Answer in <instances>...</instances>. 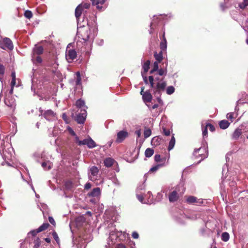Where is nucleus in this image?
<instances>
[{
    "label": "nucleus",
    "mask_w": 248,
    "mask_h": 248,
    "mask_svg": "<svg viewBox=\"0 0 248 248\" xmlns=\"http://www.w3.org/2000/svg\"><path fill=\"white\" fill-rule=\"evenodd\" d=\"M115 162V160L111 157H107L104 160V164L105 167L109 168L112 166Z\"/></svg>",
    "instance_id": "4468645a"
},
{
    "label": "nucleus",
    "mask_w": 248,
    "mask_h": 248,
    "mask_svg": "<svg viewBox=\"0 0 248 248\" xmlns=\"http://www.w3.org/2000/svg\"><path fill=\"white\" fill-rule=\"evenodd\" d=\"M242 134V128L240 127L236 128L232 135V138L234 140H237Z\"/></svg>",
    "instance_id": "f8f14e48"
},
{
    "label": "nucleus",
    "mask_w": 248,
    "mask_h": 248,
    "mask_svg": "<svg viewBox=\"0 0 248 248\" xmlns=\"http://www.w3.org/2000/svg\"><path fill=\"white\" fill-rule=\"evenodd\" d=\"M115 248H126V247L124 244H119L116 246Z\"/></svg>",
    "instance_id": "bf43d9fd"
},
{
    "label": "nucleus",
    "mask_w": 248,
    "mask_h": 248,
    "mask_svg": "<svg viewBox=\"0 0 248 248\" xmlns=\"http://www.w3.org/2000/svg\"><path fill=\"white\" fill-rule=\"evenodd\" d=\"M162 37L160 38L161 39V41L160 43L159 47L160 49L162 50H166L167 47V42L166 38L165 37V29L163 28L162 29Z\"/></svg>",
    "instance_id": "423d86ee"
},
{
    "label": "nucleus",
    "mask_w": 248,
    "mask_h": 248,
    "mask_svg": "<svg viewBox=\"0 0 248 248\" xmlns=\"http://www.w3.org/2000/svg\"><path fill=\"white\" fill-rule=\"evenodd\" d=\"M83 9L81 5H78L75 9V16L77 19H78L82 13Z\"/></svg>",
    "instance_id": "6ab92c4d"
},
{
    "label": "nucleus",
    "mask_w": 248,
    "mask_h": 248,
    "mask_svg": "<svg viewBox=\"0 0 248 248\" xmlns=\"http://www.w3.org/2000/svg\"><path fill=\"white\" fill-rule=\"evenodd\" d=\"M142 99L144 102H151L152 100V95L149 91L145 92L142 94Z\"/></svg>",
    "instance_id": "1a4fd4ad"
},
{
    "label": "nucleus",
    "mask_w": 248,
    "mask_h": 248,
    "mask_svg": "<svg viewBox=\"0 0 248 248\" xmlns=\"http://www.w3.org/2000/svg\"><path fill=\"white\" fill-rule=\"evenodd\" d=\"M52 234V236H53L54 239L56 241L57 243L58 244H59L60 242V240L59 239V237L58 236L57 233L55 231H53Z\"/></svg>",
    "instance_id": "473e14b6"
},
{
    "label": "nucleus",
    "mask_w": 248,
    "mask_h": 248,
    "mask_svg": "<svg viewBox=\"0 0 248 248\" xmlns=\"http://www.w3.org/2000/svg\"><path fill=\"white\" fill-rule=\"evenodd\" d=\"M162 129H163L162 133L164 135L168 136L170 135V130L169 129H167L165 127H163Z\"/></svg>",
    "instance_id": "ea45409f"
},
{
    "label": "nucleus",
    "mask_w": 248,
    "mask_h": 248,
    "mask_svg": "<svg viewBox=\"0 0 248 248\" xmlns=\"http://www.w3.org/2000/svg\"><path fill=\"white\" fill-rule=\"evenodd\" d=\"M160 166H161L160 165H156V166L152 167V168L150 169L149 172H153L157 170Z\"/></svg>",
    "instance_id": "a19ab883"
},
{
    "label": "nucleus",
    "mask_w": 248,
    "mask_h": 248,
    "mask_svg": "<svg viewBox=\"0 0 248 248\" xmlns=\"http://www.w3.org/2000/svg\"><path fill=\"white\" fill-rule=\"evenodd\" d=\"M87 116V112L85 109L81 110V113L77 115L76 121L78 124H83Z\"/></svg>",
    "instance_id": "39448f33"
},
{
    "label": "nucleus",
    "mask_w": 248,
    "mask_h": 248,
    "mask_svg": "<svg viewBox=\"0 0 248 248\" xmlns=\"http://www.w3.org/2000/svg\"><path fill=\"white\" fill-rule=\"evenodd\" d=\"M75 137V141L78 143V145H79V141H80V140H79V138L76 135Z\"/></svg>",
    "instance_id": "052dcab7"
},
{
    "label": "nucleus",
    "mask_w": 248,
    "mask_h": 248,
    "mask_svg": "<svg viewBox=\"0 0 248 248\" xmlns=\"http://www.w3.org/2000/svg\"><path fill=\"white\" fill-rule=\"evenodd\" d=\"M76 74H77V78L76 81V85H80L81 83V78L80 77V74L79 72H77Z\"/></svg>",
    "instance_id": "72a5a7b5"
},
{
    "label": "nucleus",
    "mask_w": 248,
    "mask_h": 248,
    "mask_svg": "<svg viewBox=\"0 0 248 248\" xmlns=\"http://www.w3.org/2000/svg\"><path fill=\"white\" fill-rule=\"evenodd\" d=\"M92 185L90 183H87L85 184L84 188L85 189H89L91 188Z\"/></svg>",
    "instance_id": "5fc2aeb1"
},
{
    "label": "nucleus",
    "mask_w": 248,
    "mask_h": 248,
    "mask_svg": "<svg viewBox=\"0 0 248 248\" xmlns=\"http://www.w3.org/2000/svg\"><path fill=\"white\" fill-rule=\"evenodd\" d=\"M179 198V195L177 192L174 190L170 192L169 195V200L171 202H176Z\"/></svg>",
    "instance_id": "6e6552de"
},
{
    "label": "nucleus",
    "mask_w": 248,
    "mask_h": 248,
    "mask_svg": "<svg viewBox=\"0 0 248 248\" xmlns=\"http://www.w3.org/2000/svg\"><path fill=\"white\" fill-rule=\"evenodd\" d=\"M128 136V133L126 131L122 130L117 133V137L116 141L117 143L123 142Z\"/></svg>",
    "instance_id": "0eeeda50"
},
{
    "label": "nucleus",
    "mask_w": 248,
    "mask_h": 248,
    "mask_svg": "<svg viewBox=\"0 0 248 248\" xmlns=\"http://www.w3.org/2000/svg\"><path fill=\"white\" fill-rule=\"evenodd\" d=\"M24 15L25 17L29 19L32 17V13L31 11L28 10L25 11Z\"/></svg>",
    "instance_id": "2f4dec72"
},
{
    "label": "nucleus",
    "mask_w": 248,
    "mask_h": 248,
    "mask_svg": "<svg viewBox=\"0 0 248 248\" xmlns=\"http://www.w3.org/2000/svg\"><path fill=\"white\" fill-rule=\"evenodd\" d=\"M193 155L194 159L197 160V163H199L207 157L208 151L205 147H200L195 149Z\"/></svg>",
    "instance_id": "f03ea898"
},
{
    "label": "nucleus",
    "mask_w": 248,
    "mask_h": 248,
    "mask_svg": "<svg viewBox=\"0 0 248 248\" xmlns=\"http://www.w3.org/2000/svg\"><path fill=\"white\" fill-rule=\"evenodd\" d=\"M44 240L47 243H50L51 242V240L49 238H44Z\"/></svg>",
    "instance_id": "e2e57ef3"
},
{
    "label": "nucleus",
    "mask_w": 248,
    "mask_h": 248,
    "mask_svg": "<svg viewBox=\"0 0 248 248\" xmlns=\"http://www.w3.org/2000/svg\"><path fill=\"white\" fill-rule=\"evenodd\" d=\"M106 0H92V4L95 5L96 8L99 10H101L102 8V5L105 2Z\"/></svg>",
    "instance_id": "ddd939ff"
},
{
    "label": "nucleus",
    "mask_w": 248,
    "mask_h": 248,
    "mask_svg": "<svg viewBox=\"0 0 248 248\" xmlns=\"http://www.w3.org/2000/svg\"><path fill=\"white\" fill-rule=\"evenodd\" d=\"M88 139H85L83 140H80V141H79V145H87V141Z\"/></svg>",
    "instance_id": "09e8293b"
},
{
    "label": "nucleus",
    "mask_w": 248,
    "mask_h": 248,
    "mask_svg": "<svg viewBox=\"0 0 248 248\" xmlns=\"http://www.w3.org/2000/svg\"><path fill=\"white\" fill-rule=\"evenodd\" d=\"M11 77H12V80H16V73L15 71H13L12 72Z\"/></svg>",
    "instance_id": "4d7b16f0"
},
{
    "label": "nucleus",
    "mask_w": 248,
    "mask_h": 248,
    "mask_svg": "<svg viewBox=\"0 0 248 248\" xmlns=\"http://www.w3.org/2000/svg\"><path fill=\"white\" fill-rule=\"evenodd\" d=\"M62 118L63 119V120L66 123H69V121H68V118L67 116V115L65 114V113H63L62 115Z\"/></svg>",
    "instance_id": "49530a36"
},
{
    "label": "nucleus",
    "mask_w": 248,
    "mask_h": 248,
    "mask_svg": "<svg viewBox=\"0 0 248 248\" xmlns=\"http://www.w3.org/2000/svg\"><path fill=\"white\" fill-rule=\"evenodd\" d=\"M154 153V150L150 148H147L145 151V155L147 157H151Z\"/></svg>",
    "instance_id": "4be33fe9"
},
{
    "label": "nucleus",
    "mask_w": 248,
    "mask_h": 248,
    "mask_svg": "<svg viewBox=\"0 0 248 248\" xmlns=\"http://www.w3.org/2000/svg\"><path fill=\"white\" fill-rule=\"evenodd\" d=\"M16 83V80H12L10 84L11 87L14 88Z\"/></svg>",
    "instance_id": "13d9d810"
},
{
    "label": "nucleus",
    "mask_w": 248,
    "mask_h": 248,
    "mask_svg": "<svg viewBox=\"0 0 248 248\" xmlns=\"http://www.w3.org/2000/svg\"><path fill=\"white\" fill-rule=\"evenodd\" d=\"M49 226L50 225L49 223H44L38 228V231L40 232L42 231H44L46 230L49 227Z\"/></svg>",
    "instance_id": "a878e982"
},
{
    "label": "nucleus",
    "mask_w": 248,
    "mask_h": 248,
    "mask_svg": "<svg viewBox=\"0 0 248 248\" xmlns=\"http://www.w3.org/2000/svg\"><path fill=\"white\" fill-rule=\"evenodd\" d=\"M48 220L49 221V222L52 224L53 225V226H56V222H55V220L54 219V218H53L52 217H48Z\"/></svg>",
    "instance_id": "37998d69"
},
{
    "label": "nucleus",
    "mask_w": 248,
    "mask_h": 248,
    "mask_svg": "<svg viewBox=\"0 0 248 248\" xmlns=\"http://www.w3.org/2000/svg\"><path fill=\"white\" fill-rule=\"evenodd\" d=\"M174 88L172 86H168L166 89V93L170 95L174 92Z\"/></svg>",
    "instance_id": "c756f323"
},
{
    "label": "nucleus",
    "mask_w": 248,
    "mask_h": 248,
    "mask_svg": "<svg viewBox=\"0 0 248 248\" xmlns=\"http://www.w3.org/2000/svg\"><path fill=\"white\" fill-rule=\"evenodd\" d=\"M35 61L37 63H41L42 60L41 57L38 56L36 57Z\"/></svg>",
    "instance_id": "6e6d98bb"
},
{
    "label": "nucleus",
    "mask_w": 248,
    "mask_h": 248,
    "mask_svg": "<svg viewBox=\"0 0 248 248\" xmlns=\"http://www.w3.org/2000/svg\"><path fill=\"white\" fill-rule=\"evenodd\" d=\"M34 246L33 248H38L41 245V240L39 237L36 239L33 242Z\"/></svg>",
    "instance_id": "7c9ffc66"
},
{
    "label": "nucleus",
    "mask_w": 248,
    "mask_h": 248,
    "mask_svg": "<svg viewBox=\"0 0 248 248\" xmlns=\"http://www.w3.org/2000/svg\"><path fill=\"white\" fill-rule=\"evenodd\" d=\"M229 234L227 232H223L221 234V239L224 242H227L229 239Z\"/></svg>",
    "instance_id": "cd10ccee"
},
{
    "label": "nucleus",
    "mask_w": 248,
    "mask_h": 248,
    "mask_svg": "<svg viewBox=\"0 0 248 248\" xmlns=\"http://www.w3.org/2000/svg\"><path fill=\"white\" fill-rule=\"evenodd\" d=\"M5 72V67L4 65L0 64V79L2 78Z\"/></svg>",
    "instance_id": "e433bc0d"
},
{
    "label": "nucleus",
    "mask_w": 248,
    "mask_h": 248,
    "mask_svg": "<svg viewBox=\"0 0 248 248\" xmlns=\"http://www.w3.org/2000/svg\"><path fill=\"white\" fill-rule=\"evenodd\" d=\"M158 76L159 75H156L155 76H154V75H153L152 76L154 77V80H155L156 81H158V82H160L164 81H163L164 78H162L161 79H160L158 77Z\"/></svg>",
    "instance_id": "79ce46f5"
},
{
    "label": "nucleus",
    "mask_w": 248,
    "mask_h": 248,
    "mask_svg": "<svg viewBox=\"0 0 248 248\" xmlns=\"http://www.w3.org/2000/svg\"><path fill=\"white\" fill-rule=\"evenodd\" d=\"M40 232L38 231V229H37L36 230H33L32 231H31L30 232V233L33 236H35V235H36V234Z\"/></svg>",
    "instance_id": "c03bdc74"
},
{
    "label": "nucleus",
    "mask_w": 248,
    "mask_h": 248,
    "mask_svg": "<svg viewBox=\"0 0 248 248\" xmlns=\"http://www.w3.org/2000/svg\"><path fill=\"white\" fill-rule=\"evenodd\" d=\"M47 166V163L46 162H43L42 163V166L43 168H45Z\"/></svg>",
    "instance_id": "0e129e2a"
},
{
    "label": "nucleus",
    "mask_w": 248,
    "mask_h": 248,
    "mask_svg": "<svg viewBox=\"0 0 248 248\" xmlns=\"http://www.w3.org/2000/svg\"><path fill=\"white\" fill-rule=\"evenodd\" d=\"M44 52V48L42 46H35L33 49V53L34 54L40 55Z\"/></svg>",
    "instance_id": "aec40b11"
},
{
    "label": "nucleus",
    "mask_w": 248,
    "mask_h": 248,
    "mask_svg": "<svg viewBox=\"0 0 248 248\" xmlns=\"http://www.w3.org/2000/svg\"><path fill=\"white\" fill-rule=\"evenodd\" d=\"M159 62H155L153 64V67L152 69L150 71V74L154 75V76L157 75L155 72L158 70V63Z\"/></svg>",
    "instance_id": "a211bd4d"
},
{
    "label": "nucleus",
    "mask_w": 248,
    "mask_h": 248,
    "mask_svg": "<svg viewBox=\"0 0 248 248\" xmlns=\"http://www.w3.org/2000/svg\"><path fill=\"white\" fill-rule=\"evenodd\" d=\"M68 131L72 136H76V133L73 131V130L71 128H68Z\"/></svg>",
    "instance_id": "603ef678"
},
{
    "label": "nucleus",
    "mask_w": 248,
    "mask_h": 248,
    "mask_svg": "<svg viewBox=\"0 0 248 248\" xmlns=\"http://www.w3.org/2000/svg\"><path fill=\"white\" fill-rule=\"evenodd\" d=\"M151 133H152V131L150 129L147 128V129H145V130L144 131V138H148L151 135Z\"/></svg>",
    "instance_id": "c9c22d12"
},
{
    "label": "nucleus",
    "mask_w": 248,
    "mask_h": 248,
    "mask_svg": "<svg viewBox=\"0 0 248 248\" xmlns=\"http://www.w3.org/2000/svg\"><path fill=\"white\" fill-rule=\"evenodd\" d=\"M77 53L76 51L73 49L66 50V58L69 62H72L75 59L77 58Z\"/></svg>",
    "instance_id": "20e7f679"
},
{
    "label": "nucleus",
    "mask_w": 248,
    "mask_h": 248,
    "mask_svg": "<svg viewBox=\"0 0 248 248\" xmlns=\"http://www.w3.org/2000/svg\"><path fill=\"white\" fill-rule=\"evenodd\" d=\"M1 48L4 50L7 49L12 50L13 49V45L12 41L7 37L3 38Z\"/></svg>",
    "instance_id": "7ed1b4c3"
},
{
    "label": "nucleus",
    "mask_w": 248,
    "mask_h": 248,
    "mask_svg": "<svg viewBox=\"0 0 248 248\" xmlns=\"http://www.w3.org/2000/svg\"><path fill=\"white\" fill-rule=\"evenodd\" d=\"M206 127L209 128V130L211 132H214L216 130L215 127L214 125L211 124H207L206 125Z\"/></svg>",
    "instance_id": "4c0bfd02"
},
{
    "label": "nucleus",
    "mask_w": 248,
    "mask_h": 248,
    "mask_svg": "<svg viewBox=\"0 0 248 248\" xmlns=\"http://www.w3.org/2000/svg\"><path fill=\"white\" fill-rule=\"evenodd\" d=\"M79 5H81L83 9V8L87 9L90 7V3L87 2L81 3Z\"/></svg>",
    "instance_id": "58836bf2"
},
{
    "label": "nucleus",
    "mask_w": 248,
    "mask_h": 248,
    "mask_svg": "<svg viewBox=\"0 0 248 248\" xmlns=\"http://www.w3.org/2000/svg\"><path fill=\"white\" fill-rule=\"evenodd\" d=\"M87 145L88 147L89 148H93L96 147V144L95 142L91 138H89L88 140Z\"/></svg>",
    "instance_id": "5701e85b"
},
{
    "label": "nucleus",
    "mask_w": 248,
    "mask_h": 248,
    "mask_svg": "<svg viewBox=\"0 0 248 248\" xmlns=\"http://www.w3.org/2000/svg\"><path fill=\"white\" fill-rule=\"evenodd\" d=\"M167 73V69H164V68H160L158 69L156 72L155 74H157V75H159L160 76H163L166 75Z\"/></svg>",
    "instance_id": "b1692460"
},
{
    "label": "nucleus",
    "mask_w": 248,
    "mask_h": 248,
    "mask_svg": "<svg viewBox=\"0 0 248 248\" xmlns=\"http://www.w3.org/2000/svg\"><path fill=\"white\" fill-rule=\"evenodd\" d=\"M155 160L158 162L161 161V157L159 155H155Z\"/></svg>",
    "instance_id": "8fccbe9b"
},
{
    "label": "nucleus",
    "mask_w": 248,
    "mask_h": 248,
    "mask_svg": "<svg viewBox=\"0 0 248 248\" xmlns=\"http://www.w3.org/2000/svg\"><path fill=\"white\" fill-rule=\"evenodd\" d=\"M13 91H14V88L11 87V89L9 91V93L10 94V95L13 94Z\"/></svg>",
    "instance_id": "338daca9"
},
{
    "label": "nucleus",
    "mask_w": 248,
    "mask_h": 248,
    "mask_svg": "<svg viewBox=\"0 0 248 248\" xmlns=\"http://www.w3.org/2000/svg\"><path fill=\"white\" fill-rule=\"evenodd\" d=\"M132 237L134 239H138L139 237V235L137 232H134L132 233Z\"/></svg>",
    "instance_id": "de8ad7c7"
},
{
    "label": "nucleus",
    "mask_w": 248,
    "mask_h": 248,
    "mask_svg": "<svg viewBox=\"0 0 248 248\" xmlns=\"http://www.w3.org/2000/svg\"><path fill=\"white\" fill-rule=\"evenodd\" d=\"M244 2L246 5L247 6H248V0H243Z\"/></svg>",
    "instance_id": "774afa93"
},
{
    "label": "nucleus",
    "mask_w": 248,
    "mask_h": 248,
    "mask_svg": "<svg viewBox=\"0 0 248 248\" xmlns=\"http://www.w3.org/2000/svg\"><path fill=\"white\" fill-rule=\"evenodd\" d=\"M164 50H162L161 49V50L160 51V52L159 53H157L156 52H155L154 53V57L155 58V59L156 60V62H161L163 59V51H164Z\"/></svg>",
    "instance_id": "dca6fc26"
},
{
    "label": "nucleus",
    "mask_w": 248,
    "mask_h": 248,
    "mask_svg": "<svg viewBox=\"0 0 248 248\" xmlns=\"http://www.w3.org/2000/svg\"><path fill=\"white\" fill-rule=\"evenodd\" d=\"M230 124V123L225 120L220 121L219 122V127L222 129H225L229 127Z\"/></svg>",
    "instance_id": "f3484780"
},
{
    "label": "nucleus",
    "mask_w": 248,
    "mask_h": 248,
    "mask_svg": "<svg viewBox=\"0 0 248 248\" xmlns=\"http://www.w3.org/2000/svg\"><path fill=\"white\" fill-rule=\"evenodd\" d=\"M186 202L189 204L202 203V202H199V200H198L196 197L193 196H189L187 197L186 199Z\"/></svg>",
    "instance_id": "2eb2a0df"
},
{
    "label": "nucleus",
    "mask_w": 248,
    "mask_h": 248,
    "mask_svg": "<svg viewBox=\"0 0 248 248\" xmlns=\"http://www.w3.org/2000/svg\"><path fill=\"white\" fill-rule=\"evenodd\" d=\"M85 105V102L81 99L78 100L76 102V106L79 108H81Z\"/></svg>",
    "instance_id": "c85d7f7f"
},
{
    "label": "nucleus",
    "mask_w": 248,
    "mask_h": 248,
    "mask_svg": "<svg viewBox=\"0 0 248 248\" xmlns=\"http://www.w3.org/2000/svg\"><path fill=\"white\" fill-rule=\"evenodd\" d=\"M64 186L66 189H70L73 186V183L71 181L65 182Z\"/></svg>",
    "instance_id": "f704fd0d"
},
{
    "label": "nucleus",
    "mask_w": 248,
    "mask_h": 248,
    "mask_svg": "<svg viewBox=\"0 0 248 248\" xmlns=\"http://www.w3.org/2000/svg\"><path fill=\"white\" fill-rule=\"evenodd\" d=\"M55 115V113L51 109L46 111L43 114L44 118L47 120H50L52 118L54 117Z\"/></svg>",
    "instance_id": "9b49d317"
},
{
    "label": "nucleus",
    "mask_w": 248,
    "mask_h": 248,
    "mask_svg": "<svg viewBox=\"0 0 248 248\" xmlns=\"http://www.w3.org/2000/svg\"><path fill=\"white\" fill-rule=\"evenodd\" d=\"M101 194V190L99 187H96L93 188L92 191L88 194L89 197H98Z\"/></svg>",
    "instance_id": "9d476101"
},
{
    "label": "nucleus",
    "mask_w": 248,
    "mask_h": 248,
    "mask_svg": "<svg viewBox=\"0 0 248 248\" xmlns=\"http://www.w3.org/2000/svg\"><path fill=\"white\" fill-rule=\"evenodd\" d=\"M227 118L230 120L232 122V119H233V113H229L227 115Z\"/></svg>",
    "instance_id": "a18cd8bd"
},
{
    "label": "nucleus",
    "mask_w": 248,
    "mask_h": 248,
    "mask_svg": "<svg viewBox=\"0 0 248 248\" xmlns=\"http://www.w3.org/2000/svg\"><path fill=\"white\" fill-rule=\"evenodd\" d=\"M142 75L144 82L146 84H150V87L153 90V93L156 97L157 101L160 103L161 102H162L160 96L162 92L165 90L167 86L166 82H157L155 85L154 83V78L153 76H149L148 79L146 76H144L143 74H142Z\"/></svg>",
    "instance_id": "f257e3e1"
},
{
    "label": "nucleus",
    "mask_w": 248,
    "mask_h": 248,
    "mask_svg": "<svg viewBox=\"0 0 248 248\" xmlns=\"http://www.w3.org/2000/svg\"><path fill=\"white\" fill-rule=\"evenodd\" d=\"M239 7L242 9H244L246 7V5L245 4L244 1L239 4Z\"/></svg>",
    "instance_id": "3c124183"
},
{
    "label": "nucleus",
    "mask_w": 248,
    "mask_h": 248,
    "mask_svg": "<svg viewBox=\"0 0 248 248\" xmlns=\"http://www.w3.org/2000/svg\"><path fill=\"white\" fill-rule=\"evenodd\" d=\"M136 134H137V136H138V138H140V131L138 130V131H136Z\"/></svg>",
    "instance_id": "69168bd1"
},
{
    "label": "nucleus",
    "mask_w": 248,
    "mask_h": 248,
    "mask_svg": "<svg viewBox=\"0 0 248 248\" xmlns=\"http://www.w3.org/2000/svg\"><path fill=\"white\" fill-rule=\"evenodd\" d=\"M175 138L174 137V136H172L169 142V146H168V150L169 151H170L172 149H173V148L174 147V146L175 145Z\"/></svg>",
    "instance_id": "393cba45"
},
{
    "label": "nucleus",
    "mask_w": 248,
    "mask_h": 248,
    "mask_svg": "<svg viewBox=\"0 0 248 248\" xmlns=\"http://www.w3.org/2000/svg\"><path fill=\"white\" fill-rule=\"evenodd\" d=\"M150 63L151 62L150 60H147L144 63L142 66V68L145 73H146L149 71L150 69Z\"/></svg>",
    "instance_id": "412c9836"
},
{
    "label": "nucleus",
    "mask_w": 248,
    "mask_h": 248,
    "mask_svg": "<svg viewBox=\"0 0 248 248\" xmlns=\"http://www.w3.org/2000/svg\"><path fill=\"white\" fill-rule=\"evenodd\" d=\"M138 197L139 200L140 202H142V201L143 200V197L142 196H140V195H138Z\"/></svg>",
    "instance_id": "680f3d73"
},
{
    "label": "nucleus",
    "mask_w": 248,
    "mask_h": 248,
    "mask_svg": "<svg viewBox=\"0 0 248 248\" xmlns=\"http://www.w3.org/2000/svg\"><path fill=\"white\" fill-rule=\"evenodd\" d=\"M202 135L203 137L206 136L207 135V128L205 126L202 131Z\"/></svg>",
    "instance_id": "864d4df0"
},
{
    "label": "nucleus",
    "mask_w": 248,
    "mask_h": 248,
    "mask_svg": "<svg viewBox=\"0 0 248 248\" xmlns=\"http://www.w3.org/2000/svg\"><path fill=\"white\" fill-rule=\"evenodd\" d=\"M91 173L93 176H96L99 171V170L97 167L95 166L92 167L90 169Z\"/></svg>",
    "instance_id": "bb28decb"
}]
</instances>
